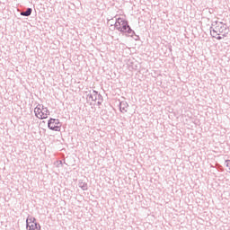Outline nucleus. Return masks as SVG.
<instances>
[{"mask_svg": "<svg viewBox=\"0 0 230 230\" xmlns=\"http://www.w3.org/2000/svg\"><path fill=\"white\" fill-rule=\"evenodd\" d=\"M133 35L135 36V37H134V40H139V39H140V38H139V35H137V34H136V33L133 34Z\"/></svg>", "mask_w": 230, "mask_h": 230, "instance_id": "obj_14", "label": "nucleus"}, {"mask_svg": "<svg viewBox=\"0 0 230 230\" xmlns=\"http://www.w3.org/2000/svg\"><path fill=\"white\" fill-rule=\"evenodd\" d=\"M97 100H98L97 105H102V103L103 102V96H102V94L99 93L97 96Z\"/></svg>", "mask_w": 230, "mask_h": 230, "instance_id": "obj_10", "label": "nucleus"}, {"mask_svg": "<svg viewBox=\"0 0 230 230\" xmlns=\"http://www.w3.org/2000/svg\"><path fill=\"white\" fill-rule=\"evenodd\" d=\"M221 35L222 36L217 35V36L214 37V39H217V40H222V39H224L225 37H224V34H221Z\"/></svg>", "mask_w": 230, "mask_h": 230, "instance_id": "obj_13", "label": "nucleus"}, {"mask_svg": "<svg viewBox=\"0 0 230 230\" xmlns=\"http://www.w3.org/2000/svg\"><path fill=\"white\" fill-rule=\"evenodd\" d=\"M48 128L49 130H54L55 132H60L62 128V122L58 119L50 118L48 121Z\"/></svg>", "mask_w": 230, "mask_h": 230, "instance_id": "obj_3", "label": "nucleus"}, {"mask_svg": "<svg viewBox=\"0 0 230 230\" xmlns=\"http://www.w3.org/2000/svg\"><path fill=\"white\" fill-rule=\"evenodd\" d=\"M115 30H118L120 33H128V37H134L136 35V31L132 30L130 25L128 24V21L119 17L116 19L114 23Z\"/></svg>", "mask_w": 230, "mask_h": 230, "instance_id": "obj_2", "label": "nucleus"}, {"mask_svg": "<svg viewBox=\"0 0 230 230\" xmlns=\"http://www.w3.org/2000/svg\"><path fill=\"white\" fill-rule=\"evenodd\" d=\"M225 165L226 166V168H228L226 170V172H228L230 173V160H226L225 161Z\"/></svg>", "mask_w": 230, "mask_h": 230, "instance_id": "obj_11", "label": "nucleus"}, {"mask_svg": "<svg viewBox=\"0 0 230 230\" xmlns=\"http://www.w3.org/2000/svg\"><path fill=\"white\" fill-rule=\"evenodd\" d=\"M31 12H33V9L29 7L26 9V11L22 12L20 14L22 15V17H30V15H31Z\"/></svg>", "mask_w": 230, "mask_h": 230, "instance_id": "obj_9", "label": "nucleus"}, {"mask_svg": "<svg viewBox=\"0 0 230 230\" xmlns=\"http://www.w3.org/2000/svg\"><path fill=\"white\" fill-rule=\"evenodd\" d=\"M128 108V103L125 101L119 102V111L120 112H127V109Z\"/></svg>", "mask_w": 230, "mask_h": 230, "instance_id": "obj_8", "label": "nucleus"}, {"mask_svg": "<svg viewBox=\"0 0 230 230\" xmlns=\"http://www.w3.org/2000/svg\"><path fill=\"white\" fill-rule=\"evenodd\" d=\"M78 186L83 191H87L89 190V185L87 182L84 181V180H79Z\"/></svg>", "mask_w": 230, "mask_h": 230, "instance_id": "obj_7", "label": "nucleus"}, {"mask_svg": "<svg viewBox=\"0 0 230 230\" xmlns=\"http://www.w3.org/2000/svg\"><path fill=\"white\" fill-rule=\"evenodd\" d=\"M35 116L39 118L40 119H46L48 118V113L42 112V109L40 107L37 106L34 109Z\"/></svg>", "mask_w": 230, "mask_h": 230, "instance_id": "obj_5", "label": "nucleus"}, {"mask_svg": "<svg viewBox=\"0 0 230 230\" xmlns=\"http://www.w3.org/2000/svg\"><path fill=\"white\" fill-rule=\"evenodd\" d=\"M100 93H98L97 91L93 90L92 92H90V93L87 95V98H89V100H92V102H96V100H98V95Z\"/></svg>", "mask_w": 230, "mask_h": 230, "instance_id": "obj_6", "label": "nucleus"}, {"mask_svg": "<svg viewBox=\"0 0 230 230\" xmlns=\"http://www.w3.org/2000/svg\"><path fill=\"white\" fill-rule=\"evenodd\" d=\"M221 34H223V37H227L229 34V27L222 22H213L210 27L211 37H217Z\"/></svg>", "mask_w": 230, "mask_h": 230, "instance_id": "obj_1", "label": "nucleus"}, {"mask_svg": "<svg viewBox=\"0 0 230 230\" xmlns=\"http://www.w3.org/2000/svg\"><path fill=\"white\" fill-rule=\"evenodd\" d=\"M42 112H44V114H47V118H48V114H49V110H48V108H44V106H42Z\"/></svg>", "mask_w": 230, "mask_h": 230, "instance_id": "obj_12", "label": "nucleus"}, {"mask_svg": "<svg viewBox=\"0 0 230 230\" xmlns=\"http://www.w3.org/2000/svg\"><path fill=\"white\" fill-rule=\"evenodd\" d=\"M26 229L27 230H40V224L37 223L35 217H27L26 219Z\"/></svg>", "mask_w": 230, "mask_h": 230, "instance_id": "obj_4", "label": "nucleus"}]
</instances>
